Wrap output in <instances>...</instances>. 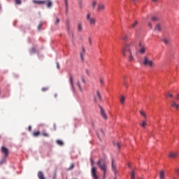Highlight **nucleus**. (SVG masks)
<instances>
[{
  "label": "nucleus",
  "instance_id": "393cba45",
  "mask_svg": "<svg viewBox=\"0 0 179 179\" xmlns=\"http://www.w3.org/2000/svg\"><path fill=\"white\" fill-rule=\"evenodd\" d=\"M77 86H78L80 92H82V87L80 86V81L77 82Z\"/></svg>",
  "mask_w": 179,
  "mask_h": 179
},
{
  "label": "nucleus",
  "instance_id": "4d7b16f0",
  "mask_svg": "<svg viewBox=\"0 0 179 179\" xmlns=\"http://www.w3.org/2000/svg\"><path fill=\"white\" fill-rule=\"evenodd\" d=\"M91 163H92V166H93V164H94V162H93V159H91Z\"/></svg>",
  "mask_w": 179,
  "mask_h": 179
},
{
  "label": "nucleus",
  "instance_id": "aec40b11",
  "mask_svg": "<svg viewBox=\"0 0 179 179\" xmlns=\"http://www.w3.org/2000/svg\"><path fill=\"white\" fill-rule=\"evenodd\" d=\"M111 166H112L113 171H114L115 174H116L117 171H116L115 165H114V159L112 160Z\"/></svg>",
  "mask_w": 179,
  "mask_h": 179
},
{
  "label": "nucleus",
  "instance_id": "5701e85b",
  "mask_svg": "<svg viewBox=\"0 0 179 179\" xmlns=\"http://www.w3.org/2000/svg\"><path fill=\"white\" fill-rule=\"evenodd\" d=\"M56 143L59 146H63L64 145V142L61 140H57Z\"/></svg>",
  "mask_w": 179,
  "mask_h": 179
},
{
  "label": "nucleus",
  "instance_id": "052dcab7",
  "mask_svg": "<svg viewBox=\"0 0 179 179\" xmlns=\"http://www.w3.org/2000/svg\"><path fill=\"white\" fill-rule=\"evenodd\" d=\"M132 1V2H135V1H136V0H131Z\"/></svg>",
  "mask_w": 179,
  "mask_h": 179
},
{
  "label": "nucleus",
  "instance_id": "72a5a7b5",
  "mask_svg": "<svg viewBox=\"0 0 179 179\" xmlns=\"http://www.w3.org/2000/svg\"><path fill=\"white\" fill-rule=\"evenodd\" d=\"M75 167V165L73 164H71L70 167L67 169V170H72Z\"/></svg>",
  "mask_w": 179,
  "mask_h": 179
},
{
  "label": "nucleus",
  "instance_id": "b1692460",
  "mask_svg": "<svg viewBox=\"0 0 179 179\" xmlns=\"http://www.w3.org/2000/svg\"><path fill=\"white\" fill-rule=\"evenodd\" d=\"M114 145L117 148V149H121V144L120 143H114Z\"/></svg>",
  "mask_w": 179,
  "mask_h": 179
},
{
  "label": "nucleus",
  "instance_id": "412c9836",
  "mask_svg": "<svg viewBox=\"0 0 179 179\" xmlns=\"http://www.w3.org/2000/svg\"><path fill=\"white\" fill-rule=\"evenodd\" d=\"M159 178L164 179V171H161L159 172Z\"/></svg>",
  "mask_w": 179,
  "mask_h": 179
},
{
  "label": "nucleus",
  "instance_id": "dca6fc26",
  "mask_svg": "<svg viewBox=\"0 0 179 179\" xmlns=\"http://www.w3.org/2000/svg\"><path fill=\"white\" fill-rule=\"evenodd\" d=\"M120 104L122 106H124V103H125V96H124V95L120 96Z\"/></svg>",
  "mask_w": 179,
  "mask_h": 179
},
{
  "label": "nucleus",
  "instance_id": "c756f323",
  "mask_svg": "<svg viewBox=\"0 0 179 179\" xmlns=\"http://www.w3.org/2000/svg\"><path fill=\"white\" fill-rule=\"evenodd\" d=\"M34 52H36V48H32L30 50V54H34Z\"/></svg>",
  "mask_w": 179,
  "mask_h": 179
},
{
  "label": "nucleus",
  "instance_id": "a18cd8bd",
  "mask_svg": "<svg viewBox=\"0 0 179 179\" xmlns=\"http://www.w3.org/2000/svg\"><path fill=\"white\" fill-rule=\"evenodd\" d=\"M166 97H173V95H172V94L168 93L166 94Z\"/></svg>",
  "mask_w": 179,
  "mask_h": 179
},
{
  "label": "nucleus",
  "instance_id": "423d86ee",
  "mask_svg": "<svg viewBox=\"0 0 179 179\" xmlns=\"http://www.w3.org/2000/svg\"><path fill=\"white\" fill-rule=\"evenodd\" d=\"M1 152L3 153L6 157H8L9 156V150L6 148V147H1Z\"/></svg>",
  "mask_w": 179,
  "mask_h": 179
},
{
  "label": "nucleus",
  "instance_id": "ddd939ff",
  "mask_svg": "<svg viewBox=\"0 0 179 179\" xmlns=\"http://www.w3.org/2000/svg\"><path fill=\"white\" fill-rule=\"evenodd\" d=\"M139 46H140L139 52L141 54H145V46H142L141 43H139Z\"/></svg>",
  "mask_w": 179,
  "mask_h": 179
},
{
  "label": "nucleus",
  "instance_id": "79ce46f5",
  "mask_svg": "<svg viewBox=\"0 0 179 179\" xmlns=\"http://www.w3.org/2000/svg\"><path fill=\"white\" fill-rule=\"evenodd\" d=\"M43 26V24L41 22L38 25V30H40L41 29V27Z\"/></svg>",
  "mask_w": 179,
  "mask_h": 179
},
{
  "label": "nucleus",
  "instance_id": "a211bd4d",
  "mask_svg": "<svg viewBox=\"0 0 179 179\" xmlns=\"http://www.w3.org/2000/svg\"><path fill=\"white\" fill-rule=\"evenodd\" d=\"M38 178L39 179H45L44 177V173H43L41 171L38 172Z\"/></svg>",
  "mask_w": 179,
  "mask_h": 179
},
{
  "label": "nucleus",
  "instance_id": "603ef678",
  "mask_svg": "<svg viewBox=\"0 0 179 179\" xmlns=\"http://www.w3.org/2000/svg\"><path fill=\"white\" fill-rule=\"evenodd\" d=\"M28 131H31V126L28 127Z\"/></svg>",
  "mask_w": 179,
  "mask_h": 179
},
{
  "label": "nucleus",
  "instance_id": "6e6d98bb",
  "mask_svg": "<svg viewBox=\"0 0 179 179\" xmlns=\"http://www.w3.org/2000/svg\"><path fill=\"white\" fill-rule=\"evenodd\" d=\"M176 100H179V94H178L176 96Z\"/></svg>",
  "mask_w": 179,
  "mask_h": 179
},
{
  "label": "nucleus",
  "instance_id": "39448f33",
  "mask_svg": "<svg viewBox=\"0 0 179 179\" xmlns=\"http://www.w3.org/2000/svg\"><path fill=\"white\" fill-rule=\"evenodd\" d=\"M91 173L94 179H99V176L97 175V171L96 170V168L94 166L92 168Z\"/></svg>",
  "mask_w": 179,
  "mask_h": 179
},
{
  "label": "nucleus",
  "instance_id": "7ed1b4c3",
  "mask_svg": "<svg viewBox=\"0 0 179 179\" xmlns=\"http://www.w3.org/2000/svg\"><path fill=\"white\" fill-rule=\"evenodd\" d=\"M142 64L143 65H144V66H150V68H152V66H153V61L149 59L148 57H145L143 59Z\"/></svg>",
  "mask_w": 179,
  "mask_h": 179
},
{
  "label": "nucleus",
  "instance_id": "c03bdc74",
  "mask_svg": "<svg viewBox=\"0 0 179 179\" xmlns=\"http://www.w3.org/2000/svg\"><path fill=\"white\" fill-rule=\"evenodd\" d=\"M81 81L83 82V83H86V80L83 77L81 78Z\"/></svg>",
  "mask_w": 179,
  "mask_h": 179
},
{
  "label": "nucleus",
  "instance_id": "ea45409f",
  "mask_svg": "<svg viewBox=\"0 0 179 179\" xmlns=\"http://www.w3.org/2000/svg\"><path fill=\"white\" fill-rule=\"evenodd\" d=\"M15 3H17V5H20V3H22V1L20 0H15Z\"/></svg>",
  "mask_w": 179,
  "mask_h": 179
},
{
  "label": "nucleus",
  "instance_id": "2eb2a0df",
  "mask_svg": "<svg viewBox=\"0 0 179 179\" xmlns=\"http://www.w3.org/2000/svg\"><path fill=\"white\" fill-rule=\"evenodd\" d=\"M34 3H37L38 5H44L45 3V1H37V0H33Z\"/></svg>",
  "mask_w": 179,
  "mask_h": 179
},
{
  "label": "nucleus",
  "instance_id": "e433bc0d",
  "mask_svg": "<svg viewBox=\"0 0 179 179\" xmlns=\"http://www.w3.org/2000/svg\"><path fill=\"white\" fill-rule=\"evenodd\" d=\"M41 90H42L43 92H47V90H48V87H43V88L41 89Z\"/></svg>",
  "mask_w": 179,
  "mask_h": 179
},
{
  "label": "nucleus",
  "instance_id": "cd10ccee",
  "mask_svg": "<svg viewBox=\"0 0 179 179\" xmlns=\"http://www.w3.org/2000/svg\"><path fill=\"white\" fill-rule=\"evenodd\" d=\"M151 20L152 22H157V20H159V18H157V17H152Z\"/></svg>",
  "mask_w": 179,
  "mask_h": 179
},
{
  "label": "nucleus",
  "instance_id": "20e7f679",
  "mask_svg": "<svg viewBox=\"0 0 179 179\" xmlns=\"http://www.w3.org/2000/svg\"><path fill=\"white\" fill-rule=\"evenodd\" d=\"M86 19L88 23H90V26H96V18L92 17L90 13L87 14Z\"/></svg>",
  "mask_w": 179,
  "mask_h": 179
},
{
  "label": "nucleus",
  "instance_id": "9b49d317",
  "mask_svg": "<svg viewBox=\"0 0 179 179\" xmlns=\"http://www.w3.org/2000/svg\"><path fill=\"white\" fill-rule=\"evenodd\" d=\"M100 110L101 117H103V120H107V115L106 114V112L104 111L103 107H100Z\"/></svg>",
  "mask_w": 179,
  "mask_h": 179
},
{
  "label": "nucleus",
  "instance_id": "f257e3e1",
  "mask_svg": "<svg viewBox=\"0 0 179 179\" xmlns=\"http://www.w3.org/2000/svg\"><path fill=\"white\" fill-rule=\"evenodd\" d=\"M132 43L127 44L123 46L122 50V54L123 57H128L129 62H135V52L132 51L131 48V45Z\"/></svg>",
  "mask_w": 179,
  "mask_h": 179
},
{
  "label": "nucleus",
  "instance_id": "bb28decb",
  "mask_svg": "<svg viewBox=\"0 0 179 179\" xmlns=\"http://www.w3.org/2000/svg\"><path fill=\"white\" fill-rule=\"evenodd\" d=\"M96 5H97V2H96L95 1H94L92 3V6L93 8V9H94V8H96Z\"/></svg>",
  "mask_w": 179,
  "mask_h": 179
},
{
  "label": "nucleus",
  "instance_id": "0eeeda50",
  "mask_svg": "<svg viewBox=\"0 0 179 179\" xmlns=\"http://www.w3.org/2000/svg\"><path fill=\"white\" fill-rule=\"evenodd\" d=\"M106 9V6L103 3H99L97 6V11L98 12H101Z\"/></svg>",
  "mask_w": 179,
  "mask_h": 179
},
{
  "label": "nucleus",
  "instance_id": "58836bf2",
  "mask_svg": "<svg viewBox=\"0 0 179 179\" xmlns=\"http://www.w3.org/2000/svg\"><path fill=\"white\" fill-rule=\"evenodd\" d=\"M141 115H143V117H146V114L143 111H140Z\"/></svg>",
  "mask_w": 179,
  "mask_h": 179
},
{
  "label": "nucleus",
  "instance_id": "8fccbe9b",
  "mask_svg": "<svg viewBox=\"0 0 179 179\" xmlns=\"http://www.w3.org/2000/svg\"><path fill=\"white\" fill-rule=\"evenodd\" d=\"M67 30H68V31H69V30H71V28L69 27V24H67Z\"/></svg>",
  "mask_w": 179,
  "mask_h": 179
},
{
  "label": "nucleus",
  "instance_id": "4c0bfd02",
  "mask_svg": "<svg viewBox=\"0 0 179 179\" xmlns=\"http://www.w3.org/2000/svg\"><path fill=\"white\" fill-rule=\"evenodd\" d=\"M175 173L177 176L179 175V168H176V170H175Z\"/></svg>",
  "mask_w": 179,
  "mask_h": 179
},
{
  "label": "nucleus",
  "instance_id": "2f4dec72",
  "mask_svg": "<svg viewBox=\"0 0 179 179\" xmlns=\"http://www.w3.org/2000/svg\"><path fill=\"white\" fill-rule=\"evenodd\" d=\"M99 82L102 86H104V79L100 78Z\"/></svg>",
  "mask_w": 179,
  "mask_h": 179
},
{
  "label": "nucleus",
  "instance_id": "c85d7f7f",
  "mask_svg": "<svg viewBox=\"0 0 179 179\" xmlns=\"http://www.w3.org/2000/svg\"><path fill=\"white\" fill-rule=\"evenodd\" d=\"M136 24H138V21H135V22L132 24L131 29H135Z\"/></svg>",
  "mask_w": 179,
  "mask_h": 179
},
{
  "label": "nucleus",
  "instance_id": "de8ad7c7",
  "mask_svg": "<svg viewBox=\"0 0 179 179\" xmlns=\"http://www.w3.org/2000/svg\"><path fill=\"white\" fill-rule=\"evenodd\" d=\"M58 23H59V18H57L55 24H58Z\"/></svg>",
  "mask_w": 179,
  "mask_h": 179
},
{
  "label": "nucleus",
  "instance_id": "6e6552de",
  "mask_svg": "<svg viewBox=\"0 0 179 179\" xmlns=\"http://www.w3.org/2000/svg\"><path fill=\"white\" fill-rule=\"evenodd\" d=\"M85 50L84 47H82V50L80 52V58L82 62L85 61V57H83L85 55Z\"/></svg>",
  "mask_w": 179,
  "mask_h": 179
},
{
  "label": "nucleus",
  "instance_id": "c9c22d12",
  "mask_svg": "<svg viewBox=\"0 0 179 179\" xmlns=\"http://www.w3.org/2000/svg\"><path fill=\"white\" fill-rule=\"evenodd\" d=\"M33 135L34 136H38V135H40V131H35L34 132Z\"/></svg>",
  "mask_w": 179,
  "mask_h": 179
},
{
  "label": "nucleus",
  "instance_id": "473e14b6",
  "mask_svg": "<svg viewBox=\"0 0 179 179\" xmlns=\"http://www.w3.org/2000/svg\"><path fill=\"white\" fill-rule=\"evenodd\" d=\"M124 87H126V89H128V87L129 86V85L128 84V82L124 81Z\"/></svg>",
  "mask_w": 179,
  "mask_h": 179
},
{
  "label": "nucleus",
  "instance_id": "4be33fe9",
  "mask_svg": "<svg viewBox=\"0 0 179 179\" xmlns=\"http://www.w3.org/2000/svg\"><path fill=\"white\" fill-rule=\"evenodd\" d=\"M83 30V27H82L81 23L78 24V31H82Z\"/></svg>",
  "mask_w": 179,
  "mask_h": 179
},
{
  "label": "nucleus",
  "instance_id": "f704fd0d",
  "mask_svg": "<svg viewBox=\"0 0 179 179\" xmlns=\"http://www.w3.org/2000/svg\"><path fill=\"white\" fill-rule=\"evenodd\" d=\"M146 121H143L142 123H141V127L143 128H145V127H146Z\"/></svg>",
  "mask_w": 179,
  "mask_h": 179
},
{
  "label": "nucleus",
  "instance_id": "f3484780",
  "mask_svg": "<svg viewBox=\"0 0 179 179\" xmlns=\"http://www.w3.org/2000/svg\"><path fill=\"white\" fill-rule=\"evenodd\" d=\"M154 30L155 31H162V26H160L159 24H157L154 28Z\"/></svg>",
  "mask_w": 179,
  "mask_h": 179
},
{
  "label": "nucleus",
  "instance_id": "bf43d9fd",
  "mask_svg": "<svg viewBox=\"0 0 179 179\" xmlns=\"http://www.w3.org/2000/svg\"><path fill=\"white\" fill-rule=\"evenodd\" d=\"M128 166H129V167H131V164H128Z\"/></svg>",
  "mask_w": 179,
  "mask_h": 179
},
{
  "label": "nucleus",
  "instance_id": "9d476101",
  "mask_svg": "<svg viewBox=\"0 0 179 179\" xmlns=\"http://www.w3.org/2000/svg\"><path fill=\"white\" fill-rule=\"evenodd\" d=\"M95 102L101 101V94H100V92H96V96L94 98Z\"/></svg>",
  "mask_w": 179,
  "mask_h": 179
},
{
  "label": "nucleus",
  "instance_id": "49530a36",
  "mask_svg": "<svg viewBox=\"0 0 179 179\" xmlns=\"http://www.w3.org/2000/svg\"><path fill=\"white\" fill-rule=\"evenodd\" d=\"M66 8H68V0H64Z\"/></svg>",
  "mask_w": 179,
  "mask_h": 179
},
{
  "label": "nucleus",
  "instance_id": "5fc2aeb1",
  "mask_svg": "<svg viewBox=\"0 0 179 179\" xmlns=\"http://www.w3.org/2000/svg\"><path fill=\"white\" fill-rule=\"evenodd\" d=\"M123 79L124 80V82H127V77L125 76H123Z\"/></svg>",
  "mask_w": 179,
  "mask_h": 179
},
{
  "label": "nucleus",
  "instance_id": "e2e57ef3",
  "mask_svg": "<svg viewBox=\"0 0 179 179\" xmlns=\"http://www.w3.org/2000/svg\"><path fill=\"white\" fill-rule=\"evenodd\" d=\"M114 179H117V178H114Z\"/></svg>",
  "mask_w": 179,
  "mask_h": 179
},
{
  "label": "nucleus",
  "instance_id": "a19ab883",
  "mask_svg": "<svg viewBox=\"0 0 179 179\" xmlns=\"http://www.w3.org/2000/svg\"><path fill=\"white\" fill-rule=\"evenodd\" d=\"M41 135H43V136H45L46 138H48V134L47 133H42Z\"/></svg>",
  "mask_w": 179,
  "mask_h": 179
},
{
  "label": "nucleus",
  "instance_id": "f8f14e48",
  "mask_svg": "<svg viewBox=\"0 0 179 179\" xmlns=\"http://www.w3.org/2000/svg\"><path fill=\"white\" fill-rule=\"evenodd\" d=\"M162 41H163V43H164V44H166V45H169V44H170V43H171L170 38H167V37L163 38H162Z\"/></svg>",
  "mask_w": 179,
  "mask_h": 179
},
{
  "label": "nucleus",
  "instance_id": "864d4df0",
  "mask_svg": "<svg viewBox=\"0 0 179 179\" xmlns=\"http://www.w3.org/2000/svg\"><path fill=\"white\" fill-rule=\"evenodd\" d=\"M57 69H59V64L58 62L57 63Z\"/></svg>",
  "mask_w": 179,
  "mask_h": 179
},
{
  "label": "nucleus",
  "instance_id": "3c124183",
  "mask_svg": "<svg viewBox=\"0 0 179 179\" xmlns=\"http://www.w3.org/2000/svg\"><path fill=\"white\" fill-rule=\"evenodd\" d=\"M89 43L90 44V45H92V38H89Z\"/></svg>",
  "mask_w": 179,
  "mask_h": 179
},
{
  "label": "nucleus",
  "instance_id": "4468645a",
  "mask_svg": "<svg viewBox=\"0 0 179 179\" xmlns=\"http://www.w3.org/2000/svg\"><path fill=\"white\" fill-rule=\"evenodd\" d=\"M178 156V153L177 152H170L169 157H171V159H176Z\"/></svg>",
  "mask_w": 179,
  "mask_h": 179
},
{
  "label": "nucleus",
  "instance_id": "680f3d73",
  "mask_svg": "<svg viewBox=\"0 0 179 179\" xmlns=\"http://www.w3.org/2000/svg\"><path fill=\"white\" fill-rule=\"evenodd\" d=\"M55 97H57V94H55Z\"/></svg>",
  "mask_w": 179,
  "mask_h": 179
},
{
  "label": "nucleus",
  "instance_id": "a878e982",
  "mask_svg": "<svg viewBox=\"0 0 179 179\" xmlns=\"http://www.w3.org/2000/svg\"><path fill=\"white\" fill-rule=\"evenodd\" d=\"M52 5V3L50 1L47 2L48 8H51Z\"/></svg>",
  "mask_w": 179,
  "mask_h": 179
},
{
  "label": "nucleus",
  "instance_id": "37998d69",
  "mask_svg": "<svg viewBox=\"0 0 179 179\" xmlns=\"http://www.w3.org/2000/svg\"><path fill=\"white\" fill-rule=\"evenodd\" d=\"M122 40H127V38H128L127 36H121Z\"/></svg>",
  "mask_w": 179,
  "mask_h": 179
},
{
  "label": "nucleus",
  "instance_id": "6ab92c4d",
  "mask_svg": "<svg viewBox=\"0 0 179 179\" xmlns=\"http://www.w3.org/2000/svg\"><path fill=\"white\" fill-rule=\"evenodd\" d=\"M69 79H70V83H71V87L73 90H75V87L73 86V78H72V76H69Z\"/></svg>",
  "mask_w": 179,
  "mask_h": 179
},
{
  "label": "nucleus",
  "instance_id": "f03ea898",
  "mask_svg": "<svg viewBox=\"0 0 179 179\" xmlns=\"http://www.w3.org/2000/svg\"><path fill=\"white\" fill-rule=\"evenodd\" d=\"M97 166H99L100 170L103 171V179H106V174L107 173V164H106V161L103 159H99L96 163Z\"/></svg>",
  "mask_w": 179,
  "mask_h": 179
},
{
  "label": "nucleus",
  "instance_id": "13d9d810",
  "mask_svg": "<svg viewBox=\"0 0 179 179\" xmlns=\"http://www.w3.org/2000/svg\"><path fill=\"white\" fill-rule=\"evenodd\" d=\"M152 2H157V0H152Z\"/></svg>",
  "mask_w": 179,
  "mask_h": 179
},
{
  "label": "nucleus",
  "instance_id": "09e8293b",
  "mask_svg": "<svg viewBox=\"0 0 179 179\" xmlns=\"http://www.w3.org/2000/svg\"><path fill=\"white\" fill-rule=\"evenodd\" d=\"M148 27H150V29H152V23L148 22Z\"/></svg>",
  "mask_w": 179,
  "mask_h": 179
},
{
  "label": "nucleus",
  "instance_id": "1a4fd4ad",
  "mask_svg": "<svg viewBox=\"0 0 179 179\" xmlns=\"http://www.w3.org/2000/svg\"><path fill=\"white\" fill-rule=\"evenodd\" d=\"M171 107H172V108H175V110H178L179 104L175 101H172L171 103Z\"/></svg>",
  "mask_w": 179,
  "mask_h": 179
},
{
  "label": "nucleus",
  "instance_id": "7c9ffc66",
  "mask_svg": "<svg viewBox=\"0 0 179 179\" xmlns=\"http://www.w3.org/2000/svg\"><path fill=\"white\" fill-rule=\"evenodd\" d=\"M131 179H135V171H131Z\"/></svg>",
  "mask_w": 179,
  "mask_h": 179
}]
</instances>
